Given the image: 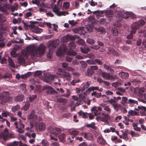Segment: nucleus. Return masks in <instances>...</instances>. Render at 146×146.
<instances>
[{"instance_id":"13","label":"nucleus","mask_w":146,"mask_h":146,"mask_svg":"<svg viewBox=\"0 0 146 146\" xmlns=\"http://www.w3.org/2000/svg\"><path fill=\"white\" fill-rule=\"evenodd\" d=\"M53 130V133L56 136H58L61 133L62 131L61 129L58 128H54Z\"/></svg>"},{"instance_id":"50","label":"nucleus","mask_w":146,"mask_h":146,"mask_svg":"<svg viewBox=\"0 0 146 146\" xmlns=\"http://www.w3.org/2000/svg\"><path fill=\"white\" fill-rule=\"evenodd\" d=\"M90 47L92 49L95 50H97L100 48V47L99 46L95 45L91 46H90Z\"/></svg>"},{"instance_id":"17","label":"nucleus","mask_w":146,"mask_h":146,"mask_svg":"<svg viewBox=\"0 0 146 146\" xmlns=\"http://www.w3.org/2000/svg\"><path fill=\"white\" fill-rule=\"evenodd\" d=\"M18 61L19 64H24L25 63V60L24 58L22 56H20L18 58Z\"/></svg>"},{"instance_id":"20","label":"nucleus","mask_w":146,"mask_h":146,"mask_svg":"<svg viewBox=\"0 0 146 146\" xmlns=\"http://www.w3.org/2000/svg\"><path fill=\"white\" fill-rule=\"evenodd\" d=\"M97 31L98 32L100 33V34L102 35H104L106 33L104 28L102 27H99L97 29Z\"/></svg>"},{"instance_id":"4","label":"nucleus","mask_w":146,"mask_h":146,"mask_svg":"<svg viewBox=\"0 0 146 146\" xmlns=\"http://www.w3.org/2000/svg\"><path fill=\"white\" fill-rule=\"evenodd\" d=\"M79 38V36H77L76 35L74 36L70 35H67L62 38V40L63 42H67L69 40H74L76 38Z\"/></svg>"},{"instance_id":"35","label":"nucleus","mask_w":146,"mask_h":146,"mask_svg":"<svg viewBox=\"0 0 146 146\" xmlns=\"http://www.w3.org/2000/svg\"><path fill=\"white\" fill-rule=\"evenodd\" d=\"M30 105V104L29 102H27L23 108L24 110L25 111L27 110L29 108Z\"/></svg>"},{"instance_id":"42","label":"nucleus","mask_w":146,"mask_h":146,"mask_svg":"<svg viewBox=\"0 0 146 146\" xmlns=\"http://www.w3.org/2000/svg\"><path fill=\"white\" fill-rule=\"evenodd\" d=\"M102 60L100 59H95L94 60L95 62V64L96 63L97 64L99 65H102Z\"/></svg>"},{"instance_id":"23","label":"nucleus","mask_w":146,"mask_h":146,"mask_svg":"<svg viewBox=\"0 0 146 146\" xmlns=\"http://www.w3.org/2000/svg\"><path fill=\"white\" fill-rule=\"evenodd\" d=\"M49 78L51 80H54L55 79H58L59 82L60 81L59 76L56 75H49Z\"/></svg>"},{"instance_id":"19","label":"nucleus","mask_w":146,"mask_h":146,"mask_svg":"<svg viewBox=\"0 0 146 146\" xmlns=\"http://www.w3.org/2000/svg\"><path fill=\"white\" fill-rule=\"evenodd\" d=\"M97 140L98 143L104 145L105 144V141L102 136H99Z\"/></svg>"},{"instance_id":"28","label":"nucleus","mask_w":146,"mask_h":146,"mask_svg":"<svg viewBox=\"0 0 146 146\" xmlns=\"http://www.w3.org/2000/svg\"><path fill=\"white\" fill-rule=\"evenodd\" d=\"M111 32L113 35L116 36L118 34V30L116 27H113L111 30Z\"/></svg>"},{"instance_id":"11","label":"nucleus","mask_w":146,"mask_h":146,"mask_svg":"<svg viewBox=\"0 0 146 146\" xmlns=\"http://www.w3.org/2000/svg\"><path fill=\"white\" fill-rule=\"evenodd\" d=\"M84 28L83 27H81L79 28H77L75 29V32L81 35H84L86 34V32H84Z\"/></svg>"},{"instance_id":"14","label":"nucleus","mask_w":146,"mask_h":146,"mask_svg":"<svg viewBox=\"0 0 146 146\" xmlns=\"http://www.w3.org/2000/svg\"><path fill=\"white\" fill-rule=\"evenodd\" d=\"M127 104H129V105L131 106H133L135 104L138 105V103L137 101L136 100L131 99H130L128 100L127 102Z\"/></svg>"},{"instance_id":"45","label":"nucleus","mask_w":146,"mask_h":146,"mask_svg":"<svg viewBox=\"0 0 146 146\" xmlns=\"http://www.w3.org/2000/svg\"><path fill=\"white\" fill-rule=\"evenodd\" d=\"M104 67L106 69L110 71L111 72H114V70L112 69L111 67L106 65H104Z\"/></svg>"},{"instance_id":"31","label":"nucleus","mask_w":146,"mask_h":146,"mask_svg":"<svg viewBox=\"0 0 146 146\" xmlns=\"http://www.w3.org/2000/svg\"><path fill=\"white\" fill-rule=\"evenodd\" d=\"M57 101L59 103H62L63 104H66L67 102V100L63 98H58Z\"/></svg>"},{"instance_id":"56","label":"nucleus","mask_w":146,"mask_h":146,"mask_svg":"<svg viewBox=\"0 0 146 146\" xmlns=\"http://www.w3.org/2000/svg\"><path fill=\"white\" fill-rule=\"evenodd\" d=\"M142 42L141 39L139 38L137 40L136 44L138 46H140L141 45Z\"/></svg>"},{"instance_id":"9","label":"nucleus","mask_w":146,"mask_h":146,"mask_svg":"<svg viewBox=\"0 0 146 146\" xmlns=\"http://www.w3.org/2000/svg\"><path fill=\"white\" fill-rule=\"evenodd\" d=\"M60 74L61 75L60 76L61 77L65 78L68 81L70 80L71 76L69 73L65 71H63L62 74Z\"/></svg>"},{"instance_id":"47","label":"nucleus","mask_w":146,"mask_h":146,"mask_svg":"<svg viewBox=\"0 0 146 146\" xmlns=\"http://www.w3.org/2000/svg\"><path fill=\"white\" fill-rule=\"evenodd\" d=\"M91 84V82L90 81H88L83 86L84 87V88L85 89L87 88Z\"/></svg>"},{"instance_id":"36","label":"nucleus","mask_w":146,"mask_h":146,"mask_svg":"<svg viewBox=\"0 0 146 146\" xmlns=\"http://www.w3.org/2000/svg\"><path fill=\"white\" fill-rule=\"evenodd\" d=\"M114 109L116 111H117L118 110L119 108L120 107V105L115 103V104L113 105Z\"/></svg>"},{"instance_id":"3","label":"nucleus","mask_w":146,"mask_h":146,"mask_svg":"<svg viewBox=\"0 0 146 146\" xmlns=\"http://www.w3.org/2000/svg\"><path fill=\"white\" fill-rule=\"evenodd\" d=\"M145 22L143 20H141L138 22L133 24L131 26V30L130 34L127 36V38L128 39H132L133 38V35L135 34L137 29H139L140 27L144 25Z\"/></svg>"},{"instance_id":"64","label":"nucleus","mask_w":146,"mask_h":146,"mask_svg":"<svg viewBox=\"0 0 146 146\" xmlns=\"http://www.w3.org/2000/svg\"><path fill=\"white\" fill-rule=\"evenodd\" d=\"M88 114L90 119H92L95 117L94 115L92 114L91 113H89Z\"/></svg>"},{"instance_id":"41","label":"nucleus","mask_w":146,"mask_h":146,"mask_svg":"<svg viewBox=\"0 0 146 146\" xmlns=\"http://www.w3.org/2000/svg\"><path fill=\"white\" fill-rule=\"evenodd\" d=\"M42 145L44 146H48L49 145V142L46 140H43L41 142Z\"/></svg>"},{"instance_id":"60","label":"nucleus","mask_w":146,"mask_h":146,"mask_svg":"<svg viewBox=\"0 0 146 146\" xmlns=\"http://www.w3.org/2000/svg\"><path fill=\"white\" fill-rule=\"evenodd\" d=\"M89 64H95V62L94 60H89L86 61Z\"/></svg>"},{"instance_id":"34","label":"nucleus","mask_w":146,"mask_h":146,"mask_svg":"<svg viewBox=\"0 0 146 146\" xmlns=\"http://www.w3.org/2000/svg\"><path fill=\"white\" fill-rule=\"evenodd\" d=\"M66 135L65 134L62 133L60 135H58V137L60 141H63L66 137Z\"/></svg>"},{"instance_id":"58","label":"nucleus","mask_w":146,"mask_h":146,"mask_svg":"<svg viewBox=\"0 0 146 146\" xmlns=\"http://www.w3.org/2000/svg\"><path fill=\"white\" fill-rule=\"evenodd\" d=\"M78 43L79 44L83 45L84 43V41L83 40L80 39L78 40Z\"/></svg>"},{"instance_id":"54","label":"nucleus","mask_w":146,"mask_h":146,"mask_svg":"<svg viewBox=\"0 0 146 146\" xmlns=\"http://www.w3.org/2000/svg\"><path fill=\"white\" fill-rule=\"evenodd\" d=\"M70 113H64L63 115V117L64 118H68L70 117Z\"/></svg>"},{"instance_id":"8","label":"nucleus","mask_w":146,"mask_h":146,"mask_svg":"<svg viewBox=\"0 0 146 146\" xmlns=\"http://www.w3.org/2000/svg\"><path fill=\"white\" fill-rule=\"evenodd\" d=\"M145 90L144 88H140L139 90V95L140 98H142L143 96L144 99L146 100V94L145 93Z\"/></svg>"},{"instance_id":"39","label":"nucleus","mask_w":146,"mask_h":146,"mask_svg":"<svg viewBox=\"0 0 146 146\" xmlns=\"http://www.w3.org/2000/svg\"><path fill=\"white\" fill-rule=\"evenodd\" d=\"M68 54L70 56H74L76 54L77 52L73 50H71L68 51Z\"/></svg>"},{"instance_id":"2","label":"nucleus","mask_w":146,"mask_h":146,"mask_svg":"<svg viewBox=\"0 0 146 146\" xmlns=\"http://www.w3.org/2000/svg\"><path fill=\"white\" fill-rule=\"evenodd\" d=\"M45 47L43 44H40L37 49V50H35L33 48L29 47L26 52L24 54H22L25 56H27L28 54H30L32 59H35L37 56L38 52L40 54H42L44 52Z\"/></svg>"},{"instance_id":"57","label":"nucleus","mask_w":146,"mask_h":146,"mask_svg":"<svg viewBox=\"0 0 146 146\" xmlns=\"http://www.w3.org/2000/svg\"><path fill=\"white\" fill-rule=\"evenodd\" d=\"M99 21L100 24H104L105 23L106 19L104 18H101L99 20Z\"/></svg>"},{"instance_id":"24","label":"nucleus","mask_w":146,"mask_h":146,"mask_svg":"<svg viewBox=\"0 0 146 146\" xmlns=\"http://www.w3.org/2000/svg\"><path fill=\"white\" fill-rule=\"evenodd\" d=\"M98 90V86L94 87L93 86H91L88 88L86 92H88L90 93V92L92 91Z\"/></svg>"},{"instance_id":"29","label":"nucleus","mask_w":146,"mask_h":146,"mask_svg":"<svg viewBox=\"0 0 146 146\" xmlns=\"http://www.w3.org/2000/svg\"><path fill=\"white\" fill-rule=\"evenodd\" d=\"M128 99L127 97H123L121 101V103L123 105H124L125 104L127 103Z\"/></svg>"},{"instance_id":"40","label":"nucleus","mask_w":146,"mask_h":146,"mask_svg":"<svg viewBox=\"0 0 146 146\" xmlns=\"http://www.w3.org/2000/svg\"><path fill=\"white\" fill-rule=\"evenodd\" d=\"M37 96L36 95H33L30 96L29 97V101L30 102H33L36 98Z\"/></svg>"},{"instance_id":"61","label":"nucleus","mask_w":146,"mask_h":146,"mask_svg":"<svg viewBox=\"0 0 146 146\" xmlns=\"http://www.w3.org/2000/svg\"><path fill=\"white\" fill-rule=\"evenodd\" d=\"M105 93L108 96L112 95L113 94V93L112 92L109 90L106 91Z\"/></svg>"},{"instance_id":"48","label":"nucleus","mask_w":146,"mask_h":146,"mask_svg":"<svg viewBox=\"0 0 146 146\" xmlns=\"http://www.w3.org/2000/svg\"><path fill=\"white\" fill-rule=\"evenodd\" d=\"M80 63L81 64L82 67L83 68H86L87 66V64L85 62L82 61H80Z\"/></svg>"},{"instance_id":"63","label":"nucleus","mask_w":146,"mask_h":146,"mask_svg":"<svg viewBox=\"0 0 146 146\" xmlns=\"http://www.w3.org/2000/svg\"><path fill=\"white\" fill-rule=\"evenodd\" d=\"M117 90L122 93H124L125 92V89H123L121 87L118 88Z\"/></svg>"},{"instance_id":"32","label":"nucleus","mask_w":146,"mask_h":146,"mask_svg":"<svg viewBox=\"0 0 146 146\" xmlns=\"http://www.w3.org/2000/svg\"><path fill=\"white\" fill-rule=\"evenodd\" d=\"M41 29L38 27H36L33 30V32L36 34H40L41 33Z\"/></svg>"},{"instance_id":"59","label":"nucleus","mask_w":146,"mask_h":146,"mask_svg":"<svg viewBox=\"0 0 146 146\" xmlns=\"http://www.w3.org/2000/svg\"><path fill=\"white\" fill-rule=\"evenodd\" d=\"M91 68L92 70H96L98 69V67L97 66H91L90 67Z\"/></svg>"},{"instance_id":"46","label":"nucleus","mask_w":146,"mask_h":146,"mask_svg":"<svg viewBox=\"0 0 146 146\" xmlns=\"http://www.w3.org/2000/svg\"><path fill=\"white\" fill-rule=\"evenodd\" d=\"M63 6L66 9H67L70 7V3L68 2H65L63 3Z\"/></svg>"},{"instance_id":"52","label":"nucleus","mask_w":146,"mask_h":146,"mask_svg":"<svg viewBox=\"0 0 146 146\" xmlns=\"http://www.w3.org/2000/svg\"><path fill=\"white\" fill-rule=\"evenodd\" d=\"M80 82L79 80H73L70 82V84L74 86L76 83Z\"/></svg>"},{"instance_id":"51","label":"nucleus","mask_w":146,"mask_h":146,"mask_svg":"<svg viewBox=\"0 0 146 146\" xmlns=\"http://www.w3.org/2000/svg\"><path fill=\"white\" fill-rule=\"evenodd\" d=\"M128 135V133H123L122 134V135L123 136V139L126 141H127L128 139V138L127 136Z\"/></svg>"},{"instance_id":"37","label":"nucleus","mask_w":146,"mask_h":146,"mask_svg":"<svg viewBox=\"0 0 146 146\" xmlns=\"http://www.w3.org/2000/svg\"><path fill=\"white\" fill-rule=\"evenodd\" d=\"M68 46L71 48H74L76 47V45L74 41H72L68 44Z\"/></svg>"},{"instance_id":"27","label":"nucleus","mask_w":146,"mask_h":146,"mask_svg":"<svg viewBox=\"0 0 146 146\" xmlns=\"http://www.w3.org/2000/svg\"><path fill=\"white\" fill-rule=\"evenodd\" d=\"M8 61L9 65L12 67H14L15 66L14 62L12 60L11 58L9 57L8 59Z\"/></svg>"},{"instance_id":"43","label":"nucleus","mask_w":146,"mask_h":146,"mask_svg":"<svg viewBox=\"0 0 146 146\" xmlns=\"http://www.w3.org/2000/svg\"><path fill=\"white\" fill-rule=\"evenodd\" d=\"M79 132L78 131L73 130L72 131L70 132V134L72 135H74V136H76L78 134Z\"/></svg>"},{"instance_id":"10","label":"nucleus","mask_w":146,"mask_h":146,"mask_svg":"<svg viewBox=\"0 0 146 146\" xmlns=\"http://www.w3.org/2000/svg\"><path fill=\"white\" fill-rule=\"evenodd\" d=\"M102 75L105 79L106 80H112L114 78V77L112 76H111L109 74L105 72L102 73Z\"/></svg>"},{"instance_id":"6","label":"nucleus","mask_w":146,"mask_h":146,"mask_svg":"<svg viewBox=\"0 0 146 146\" xmlns=\"http://www.w3.org/2000/svg\"><path fill=\"white\" fill-rule=\"evenodd\" d=\"M135 110L137 111H140L142 116L146 115V107L142 106H139L137 108H135Z\"/></svg>"},{"instance_id":"18","label":"nucleus","mask_w":146,"mask_h":146,"mask_svg":"<svg viewBox=\"0 0 146 146\" xmlns=\"http://www.w3.org/2000/svg\"><path fill=\"white\" fill-rule=\"evenodd\" d=\"M10 146H22V144L20 141H15L11 143Z\"/></svg>"},{"instance_id":"5","label":"nucleus","mask_w":146,"mask_h":146,"mask_svg":"<svg viewBox=\"0 0 146 146\" xmlns=\"http://www.w3.org/2000/svg\"><path fill=\"white\" fill-rule=\"evenodd\" d=\"M115 17L117 18L115 20L119 22L122 19V18L127 19L129 16L125 17L122 12L120 11H118L117 13V15H115Z\"/></svg>"},{"instance_id":"53","label":"nucleus","mask_w":146,"mask_h":146,"mask_svg":"<svg viewBox=\"0 0 146 146\" xmlns=\"http://www.w3.org/2000/svg\"><path fill=\"white\" fill-rule=\"evenodd\" d=\"M32 15V13L31 12H28L25 15V18L27 19L29 17L31 16Z\"/></svg>"},{"instance_id":"12","label":"nucleus","mask_w":146,"mask_h":146,"mask_svg":"<svg viewBox=\"0 0 146 146\" xmlns=\"http://www.w3.org/2000/svg\"><path fill=\"white\" fill-rule=\"evenodd\" d=\"M24 98L23 95H18L15 97V101L16 102H19L22 101Z\"/></svg>"},{"instance_id":"16","label":"nucleus","mask_w":146,"mask_h":146,"mask_svg":"<svg viewBox=\"0 0 146 146\" xmlns=\"http://www.w3.org/2000/svg\"><path fill=\"white\" fill-rule=\"evenodd\" d=\"M119 75L120 77L123 79H126L128 78L129 74L128 73L121 72L119 73Z\"/></svg>"},{"instance_id":"7","label":"nucleus","mask_w":146,"mask_h":146,"mask_svg":"<svg viewBox=\"0 0 146 146\" xmlns=\"http://www.w3.org/2000/svg\"><path fill=\"white\" fill-rule=\"evenodd\" d=\"M9 93L8 92L5 91L0 93V99H6L8 100L10 97H9Z\"/></svg>"},{"instance_id":"33","label":"nucleus","mask_w":146,"mask_h":146,"mask_svg":"<svg viewBox=\"0 0 146 146\" xmlns=\"http://www.w3.org/2000/svg\"><path fill=\"white\" fill-rule=\"evenodd\" d=\"M69 13L67 11H59L57 13V15L58 16H61L62 15L65 16L66 15H68Z\"/></svg>"},{"instance_id":"21","label":"nucleus","mask_w":146,"mask_h":146,"mask_svg":"<svg viewBox=\"0 0 146 146\" xmlns=\"http://www.w3.org/2000/svg\"><path fill=\"white\" fill-rule=\"evenodd\" d=\"M84 135V137L89 140L92 137V135L91 133H82V135Z\"/></svg>"},{"instance_id":"15","label":"nucleus","mask_w":146,"mask_h":146,"mask_svg":"<svg viewBox=\"0 0 146 146\" xmlns=\"http://www.w3.org/2000/svg\"><path fill=\"white\" fill-rule=\"evenodd\" d=\"M80 49L81 52L84 53H87L90 50V48L87 46H84V47H81Z\"/></svg>"},{"instance_id":"26","label":"nucleus","mask_w":146,"mask_h":146,"mask_svg":"<svg viewBox=\"0 0 146 146\" xmlns=\"http://www.w3.org/2000/svg\"><path fill=\"white\" fill-rule=\"evenodd\" d=\"M116 98L115 96L113 97V99H111L108 102L111 104L112 105L115 104V103L117 102V100H116Z\"/></svg>"},{"instance_id":"30","label":"nucleus","mask_w":146,"mask_h":146,"mask_svg":"<svg viewBox=\"0 0 146 146\" xmlns=\"http://www.w3.org/2000/svg\"><path fill=\"white\" fill-rule=\"evenodd\" d=\"M20 108V106L17 104L14 106H13L11 110L13 112H15L18 110Z\"/></svg>"},{"instance_id":"49","label":"nucleus","mask_w":146,"mask_h":146,"mask_svg":"<svg viewBox=\"0 0 146 146\" xmlns=\"http://www.w3.org/2000/svg\"><path fill=\"white\" fill-rule=\"evenodd\" d=\"M128 114L129 115L135 116L136 115V112L130 110L128 112Z\"/></svg>"},{"instance_id":"44","label":"nucleus","mask_w":146,"mask_h":146,"mask_svg":"<svg viewBox=\"0 0 146 146\" xmlns=\"http://www.w3.org/2000/svg\"><path fill=\"white\" fill-rule=\"evenodd\" d=\"M86 42L87 43L91 44H94L95 42L94 39L90 38H88L86 40Z\"/></svg>"},{"instance_id":"1","label":"nucleus","mask_w":146,"mask_h":146,"mask_svg":"<svg viewBox=\"0 0 146 146\" xmlns=\"http://www.w3.org/2000/svg\"><path fill=\"white\" fill-rule=\"evenodd\" d=\"M35 113V111L33 110H32L28 117V119L30 120L31 128H33L35 126L36 129H38L40 131L44 130L45 128V124L42 122L38 123V122H40L42 119L39 117L38 119V121L37 122L38 117Z\"/></svg>"},{"instance_id":"62","label":"nucleus","mask_w":146,"mask_h":146,"mask_svg":"<svg viewBox=\"0 0 146 146\" xmlns=\"http://www.w3.org/2000/svg\"><path fill=\"white\" fill-rule=\"evenodd\" d=\"M86 30L90 32H91L93 30V29L90 26H86Z\"/></svg>"},{"instance_id":"25","label":"nucleus","mask_w":146,"mask_h":146,"mask_svg":"<svg viewBox=\"0 0 146 146\" xmlns=\"http://www.w3.org/2000/svg\"><path fill=\"white\" fill-rule=\"evenodd\" d=\"M113 12L110 10L107 11L106 13V17L109 18L113 17Z\"/></svg>"},{"instance_id":"55","label":"nucleus","mask_w":146,"mask_h":146,"mask_svg":"<svg viewBox=\"0 0 146 146\" xmlns=\"http://www.w3.org/2000/svg\"><path fill=\"white\" fill-rule=\"evenodd\" d=\"M42 72L40 71H36L35 73V76H39L41 75Z\"/></svg>"},{"instance_id":"38","label":"nucleus","mask_w":146,"mask_h":146,"mask_svg":"<svg viewBox=\"0 0 146 146\" xmlns=\"http://www.w3.org/2000/svg\"><path fill=\"white\" fill-rule=\"evenodd\" d=\"M95 123L94 122H92L91 124H88L86 125V127H90L93 129H95Z\"/></svg>"},{"instance_id":"22","label":"nucleus","mask_w":146,"mask_h":146,"mask_svg":"<svg viewBox=\"0 0 146 146\" xmlns=\"http://www.w3.org/2000/svg\"><path fill=\"white\" fill-rule=\"evenodd\" d=\"M94 73V72L90 68L87 69L86 74L88 76H91Z\"/></svg>"}]
</instances>
